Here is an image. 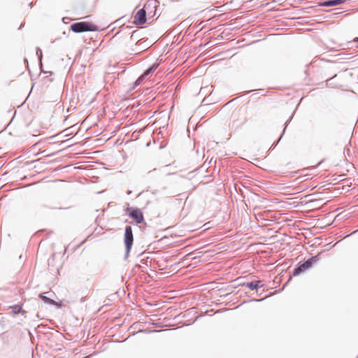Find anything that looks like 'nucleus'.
Returning a JSON list of instances; mask_svg holds the SVG:
<instances>
[{
  "mask_svg": "<svg viewBox=\"0 0 358 358\" xmlns=\"http://www.w3.org/2000/svg\"><path fill=\"white\" fill-rule=\"evenodd\" d=\"M92 24L86 22H76L71 26V30L75 33H81L92 30Z\"/></svg>",
  "mask_w": 358,
  "mask_h": 358,
  "instance_id": "nucleus-1",
  "label": "nucleus"
},
{
  "mask_svg": "<svg viewBox=\"0 0 358 358\" xmlns=\"http://www.w3.org/2000/svg\"><path fill=\"white\" fill-rule=\"evenodd\" d=\"M134 237L133 232L131 226H126L124 231V244L126 246L127 253H129L131 250L133 244Z\"/></svg>",
  "mask_w": 358,
  "mask_h": 358,
  "instance_id": "nucleus-2",
  "label": "nucleus"
},
{
  "mask_svg": "<svg viewBox=\"0 0 358 358\" xmlns=\"http://www.w3.org/2000/svg\"><path fill=\"white\" fill-rule=\"evenodd\" d=\"M134 23L136 24H143L146 22V11L144 8L140 9L134 16Z\"/></svg>",
  "mask_w": 358,
  "mask_h": 358,
  "instance_id": "nucleus-3",
  "label": "nucleus"
},
{
  "mask_svg": "<svg viewBox=\"0 0 358 358\" xmlns=\"http://www.w3.org/2000/svg\"><path fill=\"white\" fill-rule=\"evenodd\" d=\"M129 215L134 220H135V221L138 224L141 223L143 220V215L138 208H136L131 210L129 213Z\"/></svg>",
  "mask_w": 358,
  "mask_h": 358,
  "instance_id": "nucleus-4",
  "label": "nucleus"
},
{
  "mask_svg": "<svg viewBox=\"0 0 358 358\" xmlns=\"http://www.w3.org/2000/svg\"><path fill=\"white\" fill-rule=\"evenodd\" d=\"M243 286L249 288L251 290L257 289L258 288H261L264 286L262 283L261 280H255L248 282H245L243 285Z\"/></svg>",
  "mask_w": 358,
  "mask_h": 358,
  "instance_id": "nucleus-5",
  "label": "nucleus"
},
{
  "mask_svg": "<svg viewBox=\"0 0 358 358\" xmlns=\"http://www.w3.org/2000/svg\"><path fill=\"white\" fill-rule=\"evenodd\" d=\"M345 0H329L326 1L322 3H320V6H325V7H329V6H338L344 3Z\"/></svg>",
  "mask_w": 358,
  "mask_h": 358,
  "instance_id": "nucleus-6",
  "label": "nucleus"
},
{
  "mask_svg": "<svg viewBox=\"0 0 358 358\" xmlns=\"http://www.w3.org/2000/svg\"><path fill=\"white\" fill-rule=\"evenodd\" d=\"M315 262H316V257H313L308 259V260H306V262H304L303 264H301L302 268H303V269L306 271V269L311 267V266Z\"/></svg>",
  "mask_w": 358,
  "mask_h": 358,
  "instance_id": "nucleus-7",
  "label": "nucleus"
},
{
  "mask_svg": "<svg viewBox=\"0 0 358 358\" xmlns=\"http://www.w3.org/2000/svg\"><path fill=\"white\" fill-rule=\"evenodd\" d=\"M44 294H45V293H43V294H41L39 295V296H40V298L42 299V301H43L45 303H48V304H52V305H53V304H55V301H54V300H52V299H50V298H48V297L45 296L44 295Z\"/></svg>",
  "mask_w": 358,
  "mask_h": 358,
  "instance_id": "nucleus-8",
  "label": "nucleus"
},
{
  "mask_svg": "<svg viewBox=\"0 0 358 358\" xmlns=\"http://www.w3.org/2000/svg\"><path fill=\"white\" fill-rule=\"evenodd\" d=\"M157 69V66H152L150 68H149L147 71H145V73L143 74L146 78L149 75L152 74Z\"/></svg>",
  "mask_w": 358,
  "mask_h": 358,
  "instance_id": "nucleus-9",
  "label": "nucleus"
},
{
  "mask_svg": "<svg viewBox=\"0 0 358 358\" xmlns=\"http://www.w3.org/2000/svg\"><path fill=\"white\" fill-rule=\"evenodd\" d=\"M145 76L142 75L134 83V88L141 85V83L143 82V80H145Z\"/></svg>",
  "mask_w": 358,
  "mask_h": 358,
  "instance_id": "nucleus-10",
  "label": "nucleus"
},
{
  "mask_svg": "<svg viewBox=\"0 0 358 358\" xmlns=\"http://www.w3.org/2000/svg\"><path fill=\"white\" fill-rule=\"evenodd\" d=\"M305 270L303 269V268H302V266L301 264L299 266H298L297 268H294V270L293 271V275H299L301 273H302Z\"/></svg>",
  "mask_w": 358,
  "mask_h": 358,
  "instance_id": "nucleus-11",
  "label": "nucleus"
},
{
  "mask_svg": "<svg viewBox=\"0 0 358 358\" xmlns=\"http://www.w3.org/2000/svg\"><path fill=\"white\" fill-rule=\"evenodd\" d=\"M13 310V313L14 314H18L21 310V306L15 305L14 306L10 307Z\"/></svg>",
  "mask_w": 358,
  "mask_h": 358,
  "instance_id": "nucleus-12",
  "label": "nucleus"
},
{
  "mask_svg": "<svg viewBox=\"0 0 358 358\" xmlns=\"http://www.w3.org/2000/svg\"><path fill=\"white\" fill-rule=\"evenodd\" d=\"M36 54L38 57L39 60L41 61L43 55H42V51L40 48H37Z\"/></svg>",
  "mask_w": 358,
  "mask_h": 358,
  "instance_id": "nucleus-13",
  "label": "nucleus"
},
{
  "mask_svg": "<svg viewBox=\"0 0 358 358\" xmlns=\"http://www.w3.org/2000/svg\"><path fill=\"white\" fill-rule=\"evenodd\" d=\"M262 300H264V299H254L253 301H262Z\"/></svg>",
  "mask_w": 358,
  "mask_h": 358,
  "instance_id": "nucleus-14",
  "label": "nucleus"
}]
</instances>
